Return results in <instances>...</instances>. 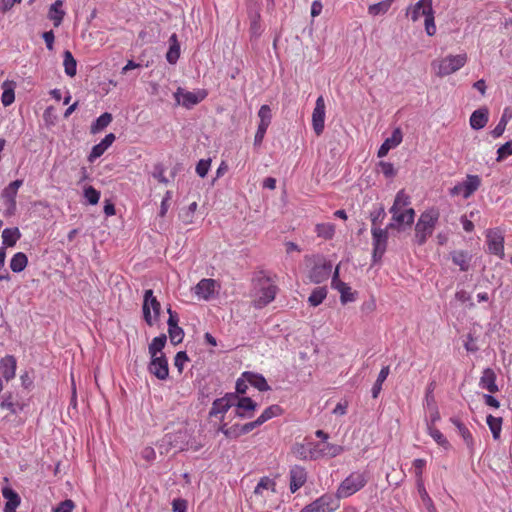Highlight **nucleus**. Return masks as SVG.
Here are the masks:
<instances>
[{
  "label": "nucleus",
  "instance_id": "f257e3e1",
  "mask_svg": "<svg viewBox=\"0 0 512 512\" xmlns=\"http://www.w3.org/2000/svg\"><path fill=\"white\" fill-rule=\"evenodd\" d=\"M439 211L429 209L421 213L415 225L414 242L418 246L424 245L432 236L439 220Z\"/></svg>",
  "mask_w": 512,
  "mask_h": 512
},
{
  "label": "nucleus",
  "instance_id": "f03ea898",
  "mask_svg": "<svg viewBox=\"0 0 512 512\" xmlns=\"http://www.w3.org/2000/svg\"><path fill=\"white\" fill-rule=\"evenodd\" d=\"M432 3V0H419L407 11V14L410 15L411 20L413 22L418 21L421 16L425 18V31L429 36H433L436 33L435 17Z\"/></svg>",
  "mask_w": 512,
  "mask_h": 512
},
{
  "label": "nucleus",
  "instance_id": "7ed1b4c3",
  "mask_svg": "<svg viewBox=\"0 0 512 512\" xmlns=\"http://www.w3.org/2000/svg\"><path fill=\"white\" fill-rule=\"evenodd\" d=\"M467 60L468 57L466 53L448 55L444 58L434 60L431 63V67L438 77H445L460 70L467 63Z\"/></svg>",
  "mask_w": 512,
  "mask_h": 512
},
{
  "label": "nucleus",
  "instance_id": "20e7f679",
  "mask_svg": "<svg viewBox=\"0 0 512 512\" xmlns=\"http://www.w3.org/2000/svg\"><path fill=\"white\" fill-rule=\"evenodd\" d=\"M366 483L365 473L353 472L341 482L334 497L338 498L339 501L341 498H347L361 490Z\"/></svg>",
  "mask_w": 512,
  "mask_h": 512
},
{
  "label": "nucleus",
  "instance_id": "39448f33",
  "mask_svg": "<svg viewBox=\"0 0 512 512\" xmlns=\"http://www.w3.org/2000/svg\"><path fill=\"white\" fill-rule=\"evenodd\" d=\"M277 291L278 287L270 279L259 280L258 289L253 298L254 308L262 309L267 306L275 299Z\"/></svg>",
  "mask_w": 512,
  "mask_h": 512
},
{
  "label": "nucleus",
  "instance_id": "423d86ee",
  "mask_svg": "<svg viewBox=\"0 0 512 512\" xmlns=\"http://www.w3.org/2000/svg\"><path fill=\"white\" fill-rule=\"evenodd\" d=\"M142 310L144 320L147 325L153 326L160 316L161 304L153 295V291L151 289H148L144 292Z\"/></svg>",
  "mask_w": 512,
  "mask_h": 512
},
{
  "label": "nucleus",
  "instance_id": "0eeeda50",
  "mask_svg": "<svg viewBox=\"0 0 512 512\" xmlns=\"http://www.w3.org/2000/svg\"><path fill=\"white\" fill-rule=\"evenodd\" d=\"M275 494L276 481L269 476L261 477L253 491L255 501L262 507H265L267 500Z\"/></svg>",
  "mask_w": 512,
  "mask_h": 512
},
{
  "label": "nucleus",
  "instance_id": "6e6552de",
  "mask_svg": "<svg viewBox=\"0 0 512 512\" xmlns=\"http://www.w3.org/2000/svg\"><path fill=\"white\" fill-rule=\"evenodd\" d=\"M340 507V501L332 495L325 494L306 505L300 512H334Z\"/></svg>",
  "mask_w": 512,
  "mask_h": 512
},
{
  "label": "nucleus",
  "instance_id": "1a4fd4ad",
  "mask_svg": "<svg viewBox=\"0 0 512 512\" xmlns=\"http://www.w3.org/2000/svg\"><path fill=\"white\" fill-rule=\"evenodd\" d=\"M486 242L491 254L504 258V235L500 229H489L486 231Z\"/></svg>",
  "mask_w": 512,
  "mask_h": 512
},
{
  "label": "nucleus",
  "instance_id": "9d476101",
  "mask_svg": "<svg viewBox=\"0 0 512 512\" xmlns=\"http://www.w3.org/2000/svg\"><path fill=\"white\" fill-rule=\"evenodd\" d=\"M326 105L322 95L315 102L312 112V127L317 136H320L325 128Z\"/></svg>",
  "mask_w": 512,
  "mask_h": 512
},
{
  "label": "nucleus",
  "instance_id": "9b49d317",
  "mask_svg": "<svg viewBox=\"0 0 512 512\" xmlns=\"http://www.w3.org/2000/svg\"><path fill=\"white\" fill-rule=\"evenodd\" d=\"M174 96L178 104H181L182 106L189 109L204 100L207 96V92L205 90L189 92L184 91L182 88H178Z\"/></svg>",
  "mask_w": 512,
  "mask_h": 512
},
{
  "label": "nucleus",
  "instance_id": "f8f14e48",
  "mask_svg": "<svg viewBox=\"0 0 512 512\" xmlns=\"http://www.w3.org/2000/svg\"><path fill=\"white\" fill-rule=\"evenodd\" d=\"M236 400L237 395L234 393H227L225 396L214 400L209 411V416H221V419H223L224 414L234 406Z\"/></svg>",
  "mask_w": 512,
  "mask_h": 512
},
{
  "label": "nucleus",
  "instance_id": "ddd939ff",
  "mask_svg": "<svg viewBox=\"0 0 512 512\" xmlns=\"http://www.w3.org/2000/svg\"><path fill=\"white\" fill-rule=\"evenodd\" d=\"M258 404L249 397H239L234 404V414L242 419L251 418L257 409Z\"/></svg>",
  "mask_w": 512,
  "mask_h": 512
},
{
  "label": "nucleus",
  "instance_id": "4468645a",
  "mask_svg": "<svg viewBox=\"0 0 512 512\" xmlns=\"http://www.w3.org/2000/svg\"><path fill=\"white\" fill-rule=\"evenodd\" d=\"M148 370L159 380H166L169 376V367L165 355L151 357Z\"/></svg>",
  "mask_w": 512,
  "mask_h": 512
},
{
  "label": "nucleus",
  "instance_id": "2eb2a0df",
  "mask_svg": "<svg viewBox=\"0 0 512 512\" xmlns=\"http://www.w3.org/2000/svg\"><path fill=\"white\" fill-rule=\"evenodd\" d=\"M372 238H373V256L381 257L387 246L388 233L386 229L373 227L372 228Z\"/></svg>",
  "mask_w": 512,
  "mask_h": 512
},
{
  "label": "nucleus",
  "instance_id": "dca6fc26",
  "mask_svg": "<svg viewBox=\"0 0 512 512\" xmlns=\"http://www.w3.org/2000/svg\"><path fill=\"white\" fill-rule=\"evenodd\" d=\"M331 271L332 264L324 261L323 263L314 265L310 270L308 277L312 283L320 284L329 278Z\"/></svg>",
  "mask_w": 512,
  "mask_h": 512
},
{
  "label": "nucleus",
  "instance_id": "f3484780",
  "mask_svg": "<svg viewBox=\"0 0 512 512\" xmlns=\"http://www.w3.org/2000/svg\"><path fill=\"white\" fill-rule=\"evenodd\" d=\"M290 476V491L295 493L299 490L307 480V473L301 466L295 465L289 471Z\"/></svg>",
  "mask_w": 512,
  "mask_h": 512
},
{
  "label": "nucleus",
  "instance_id": "a211bd4d",
  "mask_svg": "<svg viewBox=\"0 0 512 512\" xmlns=\"http://www.w3.org/2000/svg\"><path fill=\"white\" fill-rule=\"evenodd\" d=\"M402 140H403V134H402L401 129L400 128L394 129V131L392 132V135L390 137H388L380 146V148L377 152V156L379 158L386 156L388 154L389 150L400 145Z\"/></svg>",
  "mask_w": 512,
  "mask_h": 512
},
{
  "label": "nucleus",
  "instance_id": "6ab92c4d",
  "mask_svg": "<svg viewBox=\"0 0 512 512\" xmlns=\"http://www.w3.org/2000/svg\"><path fill=\"white\" fill-rule=\"evenodd\" d=\"M17 361L13 355H6L0 360V372L6 381L12 380L16 375Z\"/></svg>",
  "mask_w": 512,
  "mask_h": 512
},
{
  "label": "nucleus",
  "instance_id": "aec40b11",
  "mask_svg": "<svg viewBox=\"0 0 512 512\" xmlns=\"http://www.w3.org/2000/svg\"><path fill=\"white\" fill-rule=\"evenodd\" d=\"M115 139V135L113 133H109L102 139L100 143L93 146L88 156L89 162H93L97 158L101 157L105 153V151L113 144Z\"/></svg>",
  "mask_w": 512,
  "mask_h": 512
},
{
  "label": "nucleus",
  "instance_id": "412c9836",
  "mask_svg": "<svg viewBox=\"0 0 512 512\" xmlns=\"http://www.w3.org/2000/svg\"><path fill=\"white\" fill-rule=\"evenodd\" d=\"M216 281L214 279H202L195 286L194 292L195 294L204 300H208L215 291Z\"/></svg>",
  "mask_w": 512,
  "mask_h": 512
},
{
  "label": "nucleus",
  "instance_id": "4be33fe9",
  "mask_svg": "<svg viewBox=\"0 0 512 512\" xmlns=\"http://www.w3.org/2000/svg\"><path fill=\"white\" fill-rule=\"evenodd\" d=\"M166 437L168 439L169 444L172 447L178 449L179 451H185L192 448V446L189 445V442L187 440L188 434L186 430H180L178 432L168 434L166 435Z\"/></svg>",
  "mask_w": 512,
  "mask_h": 512
},
{
  "label": "nucleus",
  "instance_id": "5701e85b",
  "mask_svg": "<svg viewBox=\"0 0 512 512\" xmlns=\"http://www.w3.org/2000/svg\"><path fill=\"white\" fill-rule=\"evenodd\" d=\"M489 120V111L486 107L475 110L470 116V126L474 130H480L484 128Z\"/></svg>",
  "mask_w": 512,
  "mask_h": 512
},
{
  "label": "nucleus",
  "instance_id": "b1692460",
  "mask_svg": "<svg viewBox=\"0 0 512 512\" xmlns=\"http://www.w3.org/2000/svg\"><path fill=\"white\" fill-rule=\"evenodd\" d=\"M2 496L7 500L4 512H15L21 502L18 493L10 487H4L2 488Z\"/></svg>",
  "mask_w": 512,
  "mask_h": 512
},
{
  "label": "nucleus",
  "instance_id": "393cba45",
  "mask_svg": "<svg viewBox=\"0 0 512 512\" xmlns=\"http://www.w3.org/2000/svg\"><path fill=\"white\" fill-rule=\"evenodd\" d=\"M463 188V198L471 197L481 186V178L478 175H467L466 179L461 182Z\"/></svg>",
  "mask_w": 512,
  "mask_h": 512
},
{
  "label": "nucleus",
  "instance_id": "a878e982",
  "mask_svg": "<svg viewBox=\"0 0 512 512\" xmlns=\"http://www.w3.org/2000/svg\"><path fill=\"white\" fill-rule=\"evenodd\" d=\"M479 385L490 393H496L498 391V386L496 385V374L491 368L484 369Z\"/></svg>",
  "mask_w": 512,
  "mask_h": 512
},
{
  "label": "nucleus",
  "instance_id": "bb28decb",
  "mask_svg": "<svg viewBox=\"0 0 512 512\" xmlns=\"http://www.w3.org/2000/svg\"><path fill=\"white\" fill-rule=\"evenodd\" d=\"M450 422L457 428L459 435L468 448H473L474 438L469 428L457 417H451Z\"/></svg>",
  "mask_w": 512,
  "mask_h": 512
},
{
  "label": "nucleus",
  "instance_id": "cd10ccee",
  "mask_svg": "<svg viewBox=\"0 0 512 512\" xmlns=\"http://www.w3.org/2000/svg\"><path fill=\"white\" fill-rule=\"evenodd\" d=\"M451 259L461 271L466 272L470 269L472 255L469 252L463 250L453 251L451 253Z\"/></svg>",
  "mask_w": 512,
  "mask_h": 512
},
{
  "label": "nucleus",
  "instance_id": "c85d7f7f",
  "mask_svg": "<svg viewBox=\"0 0 512 512\" xmlns=\"http://www.w3.org/2000/svg\"><path fill=\"white\" fill-rule=\"evenodd\" d=\"M63 1L56 0L48 10V18L53 22L54 27H59L64 19Z\"/></svg>",
  "mask_w": 512,
  "mask_h": 512
},
{
  "label": "nucleus",
  "instance_id": "c756f323",
  "mask_svg": "<svg viewBox=\"0 0 512 512\" xmlns=\"http://www.w3.org/2000/svg\"><path fill=\"white\" fill-rule=\"evenodd\" d=\"M390 213L392 214V219L399 225L411 226L414 222L415 210L413 208L390 211Z\"/></svg>",
  "mask_w": 512,
  "mask_h": 512
},
{
  "label": "nucleus",
  "instance_id": "7c9ffc66",
  "mask_svg": "<svg viewBox=\"0 0 512 512\" xmlns=\"http://www.w3.org/2000/svg\"><path fill=\"white\" fill-rule=\"evenodd\" d=\"M242 376L248 381V383L258 389L259 391H268L270 386L263 375L253 372H244Z\"/></svg>",
  "mask_w": 512,
  "mask_h": 512
},
{
  "label": "nucleus",
  "instance_id": "2f4dec72",
  "mask_svg": "<svg viewBox=\"0 0 512 512\" xmlns=\"http://www.w3.org/2000/svg\"><path fill=\"white\" fill-rule=\"evenodd\" d=\"M249 21H250V27L249 32L251 35V38H258L262 34V25H261V15L260 10L256 9L255 11L250 10L249 11Z\"/></svg>",
  "mask_w": 512,
  "mask_h": 512
},
{
  "label": "nucleus",
  "instance_id": "473e14b6",
  "mask_svg": "<svg viewBox=\"0 0 512 512\" xmlns=\"http://www.w3.org/2000/svg\"><path fill=\"white\" fill-rule=\"evenodd\" d=\"M22 185V180H15L11 182L2 192V198L6 203H10L13 209H16V195L17 191Z\"/></svg>",
  "mask_w": 512,
  "mask_h": 512
},
{
  "label": "nucleus",
  "instance_id": "72a5a7b5",
  "mask_svg": "<svg viewBox=\"0 0 512 512\" xmlns=\"http://www.w3.org/2000/svg\"><path fill=\"white\" fill-rule=\"evenodd\" d=\"M316 450L321 456L336 457L343 452V447L337 444L322 442L316 445Z\"/></svg>",
  "mask_w": 512,
  "mask_h": 512
},
{
  "label": "nucleus",
  "instance_id": "f704fd0d",
  "mask_svg": "<svg viewBox=\"0 0 512 512\" xmlns=\"http://www.w3.org/2000/svg\"><path fill=\"white\" fill-rule=\"evenodd\" d=\"M169 50L166 59L170 64H175L180 57V44L177 35L174 33L169 38Z\"/></svg>",
  "mask_w": 512,
  "mask_h": 512
},
{
  "label": "nucleus",
  "instance_id": "c9c22d12",
  "mask_svg": "<svg viewBox=\"0 0 512 512\" xmlns=\"http://www.w3.org/2000/svg\"><path fill=\"white\" fill-rule=\"evenodd\" d=\"M332 288L336 289L340 293V301L342 304L353 302L355 300V293L352 292L351 287L345 282H339L337 285H333Z\"/></svg>",
  "mask_w": 512,
  "mask_h": 512
},
{
  "label": "nucleus",
  "instance_id": "e433bc0d",
  "mask_svg": "<svg viewBox=\"0 0 512 512\" xmlns=\"http://www.w3.org/2000/svg\"><path fill=\"white\" fill-rule=\"evenodd\" d=\"M20 237L21 233L18 228H6L2 232V243L5 247H13Z\"/></svg>",
  "mask_w": 512,
  "mask_h": 512
},
{
  "label": "nucleus",
  "instance_id": "4c0bfd02",
  "mask_svg": "<svg viewBox=\"0 0 512 512\" xmlns=\"http://www.w3.org/2000/svg\"><path fill=\"white\" fill-rule=\"evenodd\" d=\"M113 120V117L110 113L105 112L100 115L95 122L92 123L90 127V132L92 134H97L103 131Z\"/></svg>",
  "mask_w": 512,
  "mask_h": 512
},
{
  "label": "nucleus",
  "instance_id": "58836bf2",
  "mask_svg": "<svg viewBox=\"0 0 512 512\" xmlns=\"http://www.w3.org/2000/svg\"><path fill=\"white\" fill-rule=\"evenodd\" d=\"M315 232L319 238L331 240L335 235V225L333 223H318L315 226Z\"/></svg>",
  "mask_w": 512,
  "mask_h": 512
},
{
  "label": "nucleus",
  "instance_id": "ea45409f",
  "mask_svg": "<svg viewBox=\"0 0 512 512\" xmlns=\"http://www.w3.org/2000/svg\"><path fill=\"white\" fill-rule=\"evenodd\" d=\"M28 264V258L23 252H17L13 255L10 261V268L13 272H22Z\"/></svg>",
  "mask_w": 512,
  "mask_h": 512
},
{
  "label": "nucleus",
  "instance_id": "a19ab883",
  "mask_svg": "<svg viewBox=\"0 0 512 512\" xmlns=\"http://www.w3.org/2000/svg\"><path fill=\"white\" fill-rule=\"evenodd\" d=\"M3 409L9 410L11 414H18L23 411L25 404L19 401H15L11 395L5 397L0 404Z\"/></svg>",
  "mask_w": 512,
  "mask_h": 512
},
{
  "label": "nucleus",
  "instance_id": "79ce46f5",
  "mask_svg": "<svg viewBox=\"0 0 512 512\" xmlns=\"http://www.w3.org/2000/svg\"><path fill=\"white\" fill-rule=\"evenodd\" d=\"M63 57V66L65 73L70 77H74L77 72V62L75 58L69 50H66L64 52Z\"/></svg>",
  "mask_w": 512,
  "mask_h": 512
},
{
  "label": "nucleus",
  "instance_id": "37998d69",
  "mask_svg": "<svg viewBox=\"0 0 512 512\" xmlns=\"http://www.w3.org/2000/svg\"><path fill=\"white\" fill-rule=\"evenodd\" d=\"M410 203H411V201H410L409 195H407L404 190H400L396 194L394 203H393L392 207L390 208V211H399V210H403V209H408L409 208L408 206L410 205Z\"/></svg>",
  "mask_w": 512,
  "mask_h": 512
},
{
  "label": "nucleus",
  "instance_id": "c03bdc74",
  "mask_svg": "<svg viewBox=\"0 0 512 512\" xmlns=\"http://www.w3.org/2000/svg\"><path fill=\"white\" fill-rule=\"evenodd\" d=\"M166 341L167 337L165 334H161L155 337L148 347L150 357L158 356V353H161V351L165 347Z\"/></svg>",
  "mask_w": 512,
  "mask_h": 512
},
{
  "label": "nucleus",
  "instance_id": "a18cd8bd",
  "mask_svg": "<svg viewBox=\"0 0 512 512\" xmlns=\"http://www.w3.org/2000/svg\"><path fill=\"white\" fill-rule=\"evenodd\" d=\"M487 425L493 435L495 440H498L502 431V423L503 420L501 417H494L492 415H488L486 419Z\"/></svg>",
  "mask_w": 512,
  "mask_h": 512
},
{
  "label": "nucleus",
  "instance_id": "49530a36",
  "mask_svg": "<svg viewBox=\"0 0 512 512\" xmlns=\"http://www.w3.org/2000/svg\"><path fill=\"white\" fill-rule=\"evenodd\" d=\"M428 434L433 438V440L444 449L450 448V443L447 438L443 435V433L437 429L434 425H428L427 427Z\"/></svg>",
  "mask_w": 512,
  "mask_h": 512
},
{
  "label": "nucleus",
  "instance_id": "de8ad7c7",
  "mask_svg": "<svg viewBox=\"0 0 512 512\" xmlns=\"http://www.w3.org/2000/svg\"><path fill=\"white\" fill-rule=\"evenodd\" d=\"M326 297V287H317L311 292L310 296L308 297V303L313 307H317L326 299Z\"/></svg>",
  "mask_w": 512,
  "mask_h": 512
},
{
  "label": "nucleus",
  "instance_id": "09e8293b",
  "mask_svg": "<svg viewBox=\"0 0 512 512\" xmlns=\"http://www.w3.org/2000/svg\"><path fill=\"white\" fill-rule=\"evenodd\" d=\"M389 373H390L389 366H384L380 370V372L378 374V377L376 379V382L374 383V385L372 387V397L373 398H377L378 397L380 391L382 390V384L387 379Z\"/></svg>",
  "mask_w": 512,
  "mask_h": 512
},
{
  "label": "nucleus",
  "instance_id": "8fccbe9b",
  "mask_svg": "<svg viewBox=\"0 0 512 512\" xmlns=\"http://www.w3.org/2000/svg\"><path fill=\"white\" fill-rule=\"evenodd\" d=\"M281 414L282 408L279 405H271L261 413V415L258 417V420L261 424H264L268 420L277 417Z\"/></svg>",
  "mask_w": 512,
  "mask_h": 512
},
{
  "label": "nucleus",
  "instance_id": "3c124183",
  "mask_svg": "<svg viewBox=\"0 0 512 512\" xmlns=\"http://www.w3.org/2000/svg\"><path fill=\"white\" fill-rule=\"evenodd\" d=\"M219 431L230 439L237 438L242 435L241 425L238 424L228 427L227 423H222L219 427Z\"/></svg>",
  "mask_w": 512,
  "mask_h": 512
},
{
  "label": "nucleus",
  "instance_id": "603ef678",
  "mask_svg": "<svg viewBox=\"0 0 512 512\" xmlns=\"http://www.w3.org/2000/svg\"><path fill=\"white\" fill-rule=\"evenodd\" d=\"M390 6L388 1H381L379 3L372 4L368 7V13L372 16L385 14L389 10Z\"/></svg>",
  "mask_w": 512,
  "mask_h": 512
},
{
  "label": "nucleus",
  "instance_id": "864d4df0",
  "mask_svg": "<svg viewBox=\"0 0 512 512\" xmlns=\"http://www.w3.org/2000/svg\"><path fill=\"white\" fill-rule=\"evenodd\" d=\"M84 197L90 205H96L100 199V191L93 186H87L84 188Z\"/></svg>",
  "mask_w": 512,
  "mask_h": 512
},
{
  "label": "nucleus",
  "instance_id": "5fc2aeb1",
  "mask_svg": "<svg viewBox=\"0 0 512 512\" xmlns=\"http://www.w3.org/2000/svg\"><path fill=\"white\" fill-rule=\"evenodd\" d=\"M168 334L173 345H177L183 341L184 331L180 326L168 328Z\"/></svg>",
  "mask_w": 512,
  "mask_h": 512
},
{
  "label": "nucleus",
  "instance_id": "6e6d98bb",
  "mask_svg": "<svg viewBox=\"0 0 512 512\" xmlns=\"http://www.w3.org/2000/svg\"><path fill=\"white\" fill-rule=\"evenodd\" d=\"M258 117L260 118L259 124L269 126L272 119L270 107L268 105H262L258 111Z\"/></svg>",
  "mask_w": 512,
  "mask_h": 512
},
{
  "label": "nucleus",
  "instance_id": "4d7b16f0",
  "mask_svg": "<svg viewBox=\"0 0 512 512\" xmlns=\"http://www.w3.org/2000/svg\"><path fill=\"white\" fill-rule=\"evenodd\" d=\"M510 155H512V141L511 140L506 142L505 144L501 145L497 149V158H496V160L498 162H501V161H503L505 158H507Z\"/></svg>",
  "mask_w": 512,
  "mask_h": 512
},
{
  "label": "nucleus",
  "instance_id": "13d9d810",
  "mask_svg": "<svg viewBox=\"0 0 512 512\" xmlns=\"http://www.w3.org/2000/svg\"><path fill=\"white\" fill-rule=\"evenodd\" d=\"M189 361V358L185 351H180L174 358V366L178 369L179 373H182L184 365Z\"/></svg>",
  "mask_w": 512,
  "mask_h": 512
},
{
  "label": "nucleus",
  "instance_id": "bf43d9fd",
  "mask_svg": "<svg viewBox=\"0 0 512 512\" xmlns=\"http://www.w3.org/2000/svg\"><path fill=\"white\" fill-rule=\"evenodd\" d=\"M210 165H211L210 159H208V160L201 159L196 165V173L200 177L204 178L210 169Z\"/></svg>",
  "mask_w": 512,
  "mask_h": 512
},
{
  "label": "nucleus",
  "instance_id": "052dcab7",
  "mask_svg": "<svg viewBox=\"0 0 512 512\" xmlns=\"http://www.w3.org/2000/svg\"><path fill=\"white\" fill-rule=\"evenodd\" d=\"M75 508V504L72 500L67 499L60 502L54 509L53 512H72Z\"/></svg>",
  "mask_w": 512,
  "mask_h": 512
},
{
  "label": "nucleus",
  "instance_id": "680f3d73",
  "mask_svg": "<svg viewBox=\"0 0 512 512\" xmlns=\"http://www.w3.org/2000/svg\"><path fill=\"white\" fill-rule=\"evenodd\" d=\"M379 166L381 167V171L386 178H392L396 175V170L392 163L381 161Z\"/></svg>",
  "mask_w": 512,
  "mask_h": 512
},
{
  "label": "nucleus",
  "instance_id": "e2e57ef3",
  "mask_svg": "<svg viewBox=\"0 0 512 512\" xmlns=\"http://www.w3.org/2000/svg\"><path fill=\"white\" fill-rule=\"evenodd\" d=\"M268 127L269 126H265V125H262V124L258 125L256 134H255V137H254V145L255 146H260L262 144V141H263V139L265 137V134L267 132Z\"/></svg>",
  "mask_w": 512,
  "mask_h": 512
},
{
  "label": "nucleus",
  "instance_id": "0e129e2a",
  "mask_svg": "<svg viewBox=\"0 0 512 512\" xmlns=\"http://www.w3.org/2000/svg\"><path fill=\"white\" fill-rule=\"evenodd\" d=\"M14 100H15L14 91L12 89L4 90V92L2 93V96H1L2 104L4 106H9L14 102Z\"/></svg>",
  "mask_w": 512,
  "mask_h": 512
},
{
  "label": "nucleus",
  "instance_id": "69168bd1",
  "mask_svg": "<svg viewBox=\"0 0 512 512\" xmlns=\"http://www.w3.org/2000/svg\"><path fill=\"white\" fill-rule=\"evenodd\" d=\"M42 37L45 41L47 49L49 51H52L54 49V41H55L54 32L52 30L46 31L43 33Z\"/></svg>",
  "mask_w": 512,
  "mask_h": 512
},
{
  "label": "nucleus",
  "instance_id": "338daca9",
  "mask_svg": "<svg viewBox=\"0 0 512 512\" xmlns=\"http://www.w3.org/2000/svg\"><path fill=\"white\" fill-rule=\"evenodd\" d=\"M464 347L466 351L468 352H476L478 351V346L476 345V339L473 337L472 334L467 335V340L464 343Z\"/></svg>",
  "mask_w": 512,
  "mask_h": 512
},
{
  "label": "nucleus",
  "instance_id": "774afa93",
  "mask_svg": "<svg viewBox=\"0 0 512 512\" xmlns=\"http://www.w3.org/2000/svg\"><path fill=\"white\" fill-rule=\"evenodd\" d=\"M248 381L242 376L236 381V395L245 394L248 389Z\"/></svg>",
  "mask_w": 512,
  "mask_h": 512
}]
</instances>
